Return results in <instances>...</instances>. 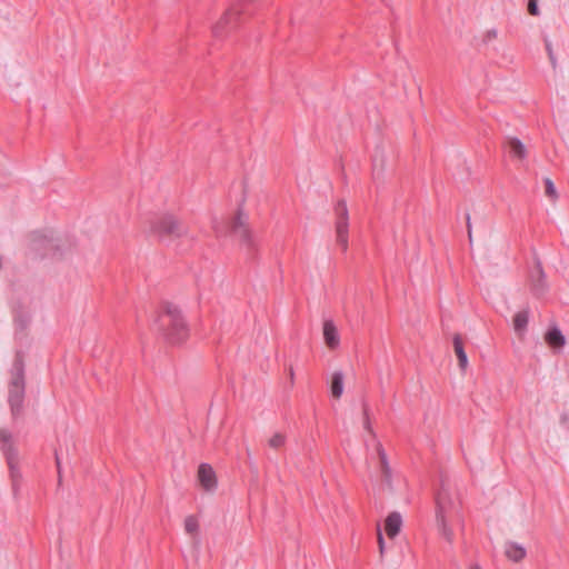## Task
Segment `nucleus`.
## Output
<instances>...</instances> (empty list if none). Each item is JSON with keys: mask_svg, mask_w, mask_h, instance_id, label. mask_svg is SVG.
Here are the masks:
<instances>
[{"mask_svg": "<svg viewBox=\"0 0 569 569\" xmlns=\"http://www.w3.org/2000/svg\"><path fill=\"white\" fill-rule=\"evenodd\" d=\"M26 397V370L22 352H17L12 367L10 369V380L8 385V402L11 413L19 418L23 413Z\"/></svg>", "mask_w": 569, "mask_h": 569, "instance_id": "f03ea898", "label": "nucleus"}, {"mask_svg": "<svg viewBox=\"0 0 569 569\" xmlns=\"http://www.w3.org/2000/svg\"><path fill=\"white\" fill-rule=\"evenodd\" d=\"M56 461H57V466L59 468L60 467V460H59L58 456L56 457Z\"/></svg>", "mask_w": 569, "mask_h": 569, "instance_id": "2f4dec72", "label": "nucleus"}, {"mask_svg": "<svg viewBox=\"0 0 569 569\" xmlns=\"http://www.w3.org/2000/svg\"><path fill=\"white\" fill-rule=\"evenodd\" d=\"M184 530L192 536H197L199 531V522L194 516H188L184 519Z\"/></svg>", "mask_w": 569, "mask_h": 569, "instance_id": "aec40b11", "label": "nucleus"}, {"mask_svg": "<svg viewBox=\"0 0 569 569\" xmlns=\"http://www.w3.org/2000/svg\"><path fill=\"white\" fill-rule=\"evenodd\" d=\"M197 477L203 490L212 492L217 489V476L213 468L209 463H201L199 466Z\"/></svg>", "mask_w": 569, "mask_h": 569, "instance_id": "0eeeda50", "label": "nucleus"}, {"mask_svg": "<svg viewBox=\"0 0 569 569\" xmlns=\"http://www.w3.org/2000/svg\"><path fill=\"white\" fill-rule=\"evenodd\" d=\"M363 427L365 429L371 433L373 437H376L373 430H372V427H371V423H370V419H369V415H368V409L365 408L363 409Z\"/></svg>", "mask_w": 569, "mask_h": 569, "instance_id": "5701e85b", "label": "nucleus"}, {"mask_svg": "<svg viewBox=\"0 0 569 569\" xmlns=\"http://www.w3.org/2000/svg\"><path fill=\"white\" fill-rule=\"evenodd\" d=\"M402 517L398 511H392L385 520V531L389 538H395L401 530Z\"/></svg>", "mask_w": 569, "mask_h": 569, "instance_id": "9b49d317", "label": "nucleus"}, {"mask_svg": "<svg viewBox=\"0 0 569 569\" xmlns=\"http://www.w3.org/2000/svg\"><path fill=\"white\" fill-rule=\"evenodd\" d=\"M336 214V238L337 243L341 247L342 251L346 252L348 249V236H349V212L345 200H339L335 207Z\"/></svg>", "mask_w": 569, "mask_h": 569, "instance_id": "423d86ee", "label": "nucleus"}, {"mask_svg": "<svg viewBox=\"0 0 569 569\" xmlns=\"http://www.w3.org/2000/svg\"><path fill=\"white\" fill-rule=\"evenodd\" d=\"M0 441L3 442L6 449L4 453L7 457L8 466L11 471L12 477L14 478L17 476V468H18V458L17 453L14 452L12 446L9 443V437L6 435L0 436Z\"/></svg>", "mask_w": 569, "mask_h": 569, "instance_id": "2eb2a0df", "label": "nucleus"}, {"mask_svg": "<svg viewBox=\"0 0 569 569\" xmlns=\"http://www.w3.org/2000/svg\"><path fill=\"white\" fill-rule=\"evenodd\" d=\"M547 50H548V54H549V58H550L552 64H555V56H553V51H552L550 43H547Z\"/></svg>", "mask_w": 569, "mask_h": 569, "instance_id": "bb28decb", "label": "nucleus"}, {"mask_svg": "<svg viewBox=\"0 0 569 569\" xmlns=\"http://www.w3.org/2000/svg\"><path fill=\"white\" fill-rule=\"evenodd\" d=\"M453 349L459 361V367L465 370L468 367V357L463 348V342L460 335L453 336Z\"/></svg>", "mask_w": 569, "mask_h": 569, "instance_id": "dca6fc26", "label": "nucleus"}, {"mask_svg": "<svg viewBox=\"0 0 569 569\" xmlns=\"http://www.w3.org/2000/svg\"><path fill=\"white\" fill-rule=\"evenodd\" d=\"M231 232L239 241L240 246L249 253L257 251L258 243L249 227L248 217L238 211L231 221Z\"/></svg>", "mask_w": 569, "mask_h": 569, "instance_id": "39448f33", "label": "nucleus"}, {"mask_svg": "<svg viewBox=\"0 0 569 569\" xmlns=\"http://www.w3.org/2000/svg\"><path fill=\"white\" fill-rule=\"evenodd\" d=\"M16 322L21 327V329H23L27 325V322L24 320H20V319L16 320Z\"/></svg>", "mask_w": 569, "mask_h": 569, "instance_id": "c85d7f7f", "label": "nucleus"}, {"mask_svg": "<svg viewBox=\"0 0 569 569\" xmlns=\"http://www.w3.org/2000/svg\"><path fill=\"white\" fill-rule=\"evenodd\" d=\"M528 11L532 16H538L539 14L538 6H537V1L536 0H529V2H528Z\"/></svg>", "mask_w": 569, "mask_h": 569, "instance_id": "b1692460", "label": "nucleus"}, {"mask_svg": "<svg viewBox=\"0 0 569 569\" xmlns=\"http://www.w3.org/2000/svg\"><path fill=\"white\" fill-rule=\"evenodd\" d=\"M378 545H379V552L382 556L385 553V539H383V536H382L380 529L378 530Z\"/></svg>", "mask_w": 569, "mask_h": 569, "instance_id": "393cba45", "label": "nucleus"}, {"mask_svg": "<svg viewBox=\"0 0 569 569\" xmlns=\"http://www.w3.org/2000/svg\"><path fill=\"white\" fill-rule=\"evenodd\" d=\"M376 451L380 460L382 481L388 487V489H392V470L389 465L387 453L379 441L376 445Z\"/></svg>", "mask_w": 569, "mask_h": 569, "instance_id": "1a4fd4ad", "label": "nucleus"}, {"mask_svg": "<svg viewBox=\"0 0 569 569\" xmlns=\"http://www.w3.org/2000/svg\"><path fill=\"white\" fill-rule=\"evenodd\" d=\"M156 326L162 337L171 345L186 341L189 337V328L181 309L171 302H166L159 313Z\"/></svg>", "mask_w": 569, "mask_h": 569, "instance_id": "f257e3e1", "label": "nucleus"}, {"mask_svg": "<svg viewBox=\"0 0 569 569\" xmlns=\"http://www.w3.org/2000/svg\"><path fill=\"white\" fill-rule=\"evenodd\" d=\"M323 339L329 349H336L340 345L337 327L331 320H326L323 323Z\"/></svg>", "mask_w": 569, "mask_h": 569, "instance_id": "9d476101", "label": "nucleus"}, {"mask_svg": "<svg viewBox=\"0 0 569 569\" xmlns=\"http://www.w3.org/2000/svg\"><path fill=\"white\" fill-rule=\"evenodd\" d=\"M505 555L510 561L520 562L526 558L527 550L523 546L509 541L505 545Z\"/></svg>", "mask_w": 569, "mask_h": 569, "instance_id": "ddd939ff", "label": "nucleus"}, {"mask_svg": "<svg viewBox=\"0 0 569 569\" xmlns=\"http://www.w3.org/2000/svg\"><path fill=\"white\" fill-rule=\"evenodd\" d=\"M507 146L509 148V152L512 158L523 161L528 156L527 147L516 137L509 138L507 141Z\"/></svg>", "mask_w": 569, "mask_h": 569, "instance_id": "4468645a", "label": "nucleus"}, {"mask_svg": "<svg viewBox=\"0 0 569 569\" xmlns=\"http://www.w3.org/2000/svg\"><path fill=\"white\" fill-rule=\"evenodd\" d=\"M497 32L496 31H492V32H489V36L490 37H496Z\"/></svg>", "mask_w": 569, "mask_h": 569, "instance_id": "7c9ffc66", "label": "nucleus"}, {"mask_svg": "<svg viewBox=\"0 0 569 569\" xmlns=\"http://www.w3.org/2000/svg\"><path fill=\"white\" fill-rule=\"evenodd\" d=\"M469 569H481V567L478 563H472Z\"/></svg>", "mask_w": 569, "mask_h": 569, "instance_id": "c756f323", "label": "nucleus"}, {"mask_svg": "<svg viewBox=\"0 0 569 569\" xmlns=\"http://www.w3.org/2000/svg\"><path fill=\"white\" fill-rule=\"evenodd\" d=\"M545 341L553 349H561L566 345V338L556 325L548 329L545 335Z\"/></svg>", "mask_w": 569, "mask_h": 569, "instance_id": "f8f14e48", "label": "nucleus"}, {"mask_svg": "<svg viewBox=\"0 0 569 569\" xmlns=\"http://www.w3.org/2000/svg\"><path fill=\"white\" fill-rule=\"evenodd\" d=\"M289 378H290L291 385H293V382H295V371H293L292 367L289 368Z\"/></svg>", "mask_w": 569, "mask_h": 569, "instance_id": "cd10ccee", "label": "nucleus"}, {"mask_svg": "<svg viewBox=\"0 0 569 569\" xmlns=\"http://www.w3.org/2000/svg\"><path fill=\"white\" fill-rule=\"evenodd\" d=\"M331 396L339 399L343 393V373L341 371H335L331 377L330 383Z\"/></svg>", "mask_w": 569, "mask_h": 569, "instance_id": "f3484780", "label": "nucleus"}, {"mask_svg": "<svg viewBox=\"0 0 569 569\" xmlns=\"http://www.w3.org/2000/svg\"><path fill=\"white\" fill-rule=\"evenodd\" d=\"M149 232L159 240H178L188 237L189 228L174 213L163 212L150 220Z\"/></svg>", "mask_w": 569, "mask_h": 569, "instance_id": "7ed1b4c3", "label": "nucleus"}, {"mask_svg": "<svg viewBox=\"0 0 569 569\" xmlns=\"http://www.w3.org/2000/svg\"><path fill=\"white\" fill-rule=\"evenodd\" d=\"M455 508L456 503L453 501L451 492L446 488H441L437 496L436 521L440 535L450 545L453 542V531L449 527L446 516L450 510Z\"/></svg>", "mask_w": 569, "mask_h": 569, "instance_id": "20e7f679", "label": "nucleus"}, {"mask_svg": "<svg viewBox=\"0 0 569 569\" xmlns=\"http://www.w3.org/2000/svg\"><path fill=\"white\" fill-rule=\"evenodd\" d=\"M240 11L237 8H231L219 19V21L214 24L212 31L214 37H222L228 29H230L239 16Z\"/></svg>", "mask_w": 569, "mask_h": 569, "instance_id": "6e6552de", "label": "nucleus"}, {"mask_svg": "<svg viewBox=\"0 0 569 569\" xmlns=\"http://www.w3.org/2000/svg\"><path fill=\"white\" fill-rule=\"evenodd\" d=\"M543 181H545V188H546V190H545L546 196L552 200H556L558 197V193H557V190H556V187H555L552 180L550 178H545Z\"/></svg>", "mask_w": 569, "mask_h": 569, "instance_id": "412c9836", "label": "nucleus"}, {"mask_svg": "<svg viewBox=\"0 0 569 569\" xmlns=\"http://www.w3.org/2000/svg\"><path fill=\"white\" fill-rule=\"evenodd\" d=\"M286 442V437L282 433H274L268 441L269 446L273 449H279Z\"/></svg>", "mask_w": 569, "mask_h": 569, "instance_id": "4be33fe9", "label": "nucleus"}, {"mask_svg": "<svg viewBox=\"0 0 569 569\" xmlns=\"http://www.w3.org/2000/svg\"><path fill=\"white\" fill-rule=\"evenodd\" d=\"M536 272H537V279L533 282V291L536 295H540L545 290V283H543L545 274H543V270H542V267L540 263H537Z\"/></svg>", "mask_w": 569, "mask_h": 569, "instance_id": "6ab92c4d", "label": "nucleus"}, {"mask_svg": "<svg viewBox=\"0 0 569 569\" xmlns=\"http://www.w3.org/2000/svg\"><path fill=\"white\" fill-rule=\"evenodd\" d=\"M467 228H468V238L470 242L472 241V230H471V222H470V216H467Z\"/></svg>", "mask_w": 569, "mask_h": 569, "instance_id": "a878e982", "label": "nucleus"}, {"mask_svg": "<svg viewBox=\"0 0 569 569\" xmlns=\"http://www.w3.org/2000/svg\"><path fill=\"white\" fill-rule=\"evenodd\" d=\"M529 322V310L525 309L518 311L513 317V329L517 333H522L526 331Z\"/></svg>", "mask_w": 569, "mask_h": 569, "instance_id": "a211bd4d", "label": "nucleus"}]
</instances>
